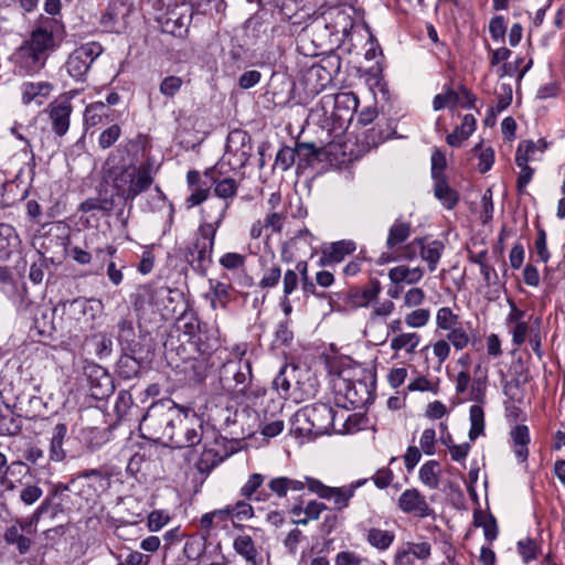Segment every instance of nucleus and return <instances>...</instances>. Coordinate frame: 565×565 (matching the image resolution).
Here are the masks:
<instances>
[{
    "label": "nucleus",
    "mask_w": 565,
    "mask_h": 565,
    "mask_svg": "<svg viewBox=\"0 0 565 565\" xmlns=\"http://www.w3.org/2000/svg\"><path fill=\"white\" fill-rule=\"evenodd\" d=\"M366 482L367 479H359L342 487H329L319 479L308 476L305 477L303 481L287 476H278L271 478L267 487L270 493L278 499H286L289 492H300L307 487L311 493L317 494L320 499L332 501L334 510L341 512L349 508L355 491Z\"/></svg>",
    "instance_id": "1"
},
{
    "label": "nucleus",
    "mask_w": 565,
    "mask_h": 565,
    "mask_svg": "<svg viewBox=\"0 0 565 565\" xmlns=\"http://www.w3.org/2000/svg\"><path fill=\"white\" fill-rule=\"evenodd\" d=\"M60 24L49 18L34 28L29 36L15 51V66L25 74H38L46 64L50 54L57 47Z\"/></svg>",
    "instance_id": "2"
},
{
    "label": "nucleus",
    "mask_w": 565,
    "mask_h": 565,
    "mask_svg": "<svg viewBox=\"0 0 565 565\" xmlns=\"http://www.w3.org/2000/svg\"><path fill=\"white\" fill-rule=\"evenodd\" d=\"M181 422V406L169 399L160 401L148 408L140 420L139 429L145 438L157 443H183L180 436H174L173 430V424Z\"/></svg>",
    "instance_id": "3"
},
{
    "label": "nucleus",
    "mask_w": 565,
    "mask_h": 565,
    "mask_svg": "<svg viewBox=\"0 0 565 565\" xmlns=\"http://www.w3.org/2000/svg\"><path fill=\"white\" fill-rule=\"evenodd\" d=\"M227 209V204L218 206L217 214L214 217L206 212V218H210L211 222L204 223L199 227L202 239H198L193 248L189 252L188 262L192 268L200 274H205L212 263L216 231L225 218Z\"/></svg>",
    "instance_id": "4"
},
{
    "label": "nucleus",
    "mask_w": 565,
    "mask_h": 565,
    "mask_svg": "<svg viewBox=\"0 0 565 565\" xmlns=\"http://www.w3.org/2000/svg\"><path fill=\"white\" fill-rule=\"evenodd\" d=\"M152 183V166L148 162L126 167L113 179L116 194L130 202L139 194L146 192Z\"/></svg>",
    "instance_id": "5"
},
{
    "label": "nucleus",
    "mask_w": 565,
    "mask_h": 565,
    "mask_svg": "<svg viewBox=\"0 0 565 565\" xmlns=\"http://www.w3.org/2000/svg\"><path fill=\"white\" fill-rule=\"evenodd\" d=\"M338 418L339 415L332 406L324 403H316L306 406L296 414L298 423L303 420L309 425L308 427H300V430H306L315 435L327 434L330 430L340 433L342 429L339 426H344L343 414L341 415V423L339 425L337 424Z\"/></svg>",
    "instance_id": "6"
},
{
    "label": "nucleus",
    "mask_w": 565,
    "mask_h": 565,
    "mask_svg": "<svg viewBox=\"0 0 565 565\" xmlns=\"http://www.w3.org/2000/svg\"><path fill=\"white\" fill-rule=\"evenodd\" d=\"M381 291V282L377 279H372L362 289L350 288L348 291L330 294L328 301L332 311L347 312L369 307L377 300Z\"/></svg>",
    "instance_id": "7"
},
{
    "label": "nucleus",
    "mask_w": 565,
    "mask_h": 565,
    "mask_svg": "<svg viewBox=\"0 0 565 565\" xmlns=\"http://www.w3.org/2000/svg\"><path fill=\"white\" fill-rule=\"evenodd\" d=\"M63 319L68 326V332L78 335L94 329L98 306L92 300L76 298L62 303Z\"/></svg>",
    "instance_id": "8"
},
{
    "label": "nucleus",
    "mask_w": 565,
    "mask_h": 565,
    "mask_svg": "<svg viewBox=\"0 0 565 565\" xmlns=\"http://www.w3.org/2000/svg\"><path fill=\"white\" fill-rule=\"evenodd\" d=\"M436 330L446 332L444 339L456 351H462L475 343V334L463 327L460 317L449 307H441L437 310Z\"/></svg>",
    "instance_id": "9"
},
{
    "label": "nucleus",
    "mask_w": 565,
    "mask_h": 565,
    "mask_svg": "<svg viewBox=\"0 0 565 565\" xmlns=\"http://www.w3.org/2000/svg\"><path fill=\"white\" fill-rule=\"evenodd\" d=\"M103 47L89 42L75 49L67 57L64 68L76 82H85L93 62L102 54Z\"/></svg>",
    "instance_id": "10"
},
{
    "label": "nucleus",
    "mask_w": 565,
    "mask_h": 565,
    "mask_svg": "<svg viewBox=\"0 0 565 565\" xmlns=\"http://www.w3.org/2000/svg\"><path fill=\"white\" fill-rule=\"evenodd\" d=\"M350 370H342L333 377V388L335 393L342 396L352 407L364 405L370 398L367 384L361 380H352Z\"/></svg>",
    "instance_id": "11"
},
{
    "label": "nucleus",
    "mask_w": 565,
    "mask_h": 565,
    "mask_svg": "<svg viewBox=\"0 0 565 565\" xmlns=\"http://www.w3.org/2000/svg\"><path fill=\"white\" fill-rule=\"evenodd\" d=\"M181 424H173L174 436H180L183 443H169L174 448L192 447L202 440L203 423L202 419L191 409L181 407Z\"/></svg>",
    "instance_id": "12"
},
{
    "label": "nucleus",
    "mask_w": 565,
    "mask_h": 565,
    "mask_svg": "<svg viewBox=\"0 0 565 565\" xmlns=\"http://www.w3.org/2000/svg\"><path fill=\"white\" fill-rule=\"evenodd\" d=\"M220 379L223 386L244 392L252 380L250 362L243 358L227 361L221 369Z\"/></svg>",
    "instance_id": "13"
},
{
    "label": "nucleus",
    "mask_w": 565,
    "mask_h": 565,
    "mask_svg": "<svg viewBox=\"0 0 565 565\" xmlns=\"http://www.w3.org/2000/svg\"><path fill=\"white\" fill-rule=\"evenodd\" d=\"M223 163H218L213 168L205 170L204 175L210 179L211 184L214 186V194L224 200V203H218L214 206V214L209 210H203V213L209 212L213 217L217 214L218 206L227 204L230 206V200H233L237 194L238 183L231 177H224L222 172Z\"/></svg>",
    "instance_id": "14"
},
{
    "label": "nucleus",
    "mask_w": 565,
    "mask_h": 565,
    "mask_svg": "<svg viewBox=\"0 0 565 565\" xmlns=\"http://www.w3.org/2000/svg\"><path fill=\"white\" fill-rule=\"evenodd\" d=\"M72 111L71 93L61 95L49 104L46 113L51 121V128L55 135L62 137L67 132Z\"/></svg>",
    "instance_id": "15"
},
{
    "label": "nucleus",
    "mask_w": 565,
    "mask_h": 565,
    "mask_svg": "<svg viewBox=\"0 0 565 565\" xmlns=\"http://www.w3.org/2000/svg\"><path fill=\"white\" fill-rule=\"evenodd\" d=\"M397 507L403 513L419 519L435 518L434 509L430 508L426 497L417 488L404 490L397 500Z\"/></svg>",
    "instance_id": "16"
},
{
    "label": "nucleus",
    "mask_w": 565,
    "mask_h": 565,
    "mask_svg": "<svg viewBox=\"0 0 565 565\" xmlns=\"http://www.w3.org/2000/svg\"><path fill=\"white\" fill-rule=\"evenodd\" d=\"M191 20L192 10L186 4H177L162 18V30L174 36H182L188 32Z\"/></svg>",
    "instance_id": "17"
},
{
    "label": "nucleus",
    "mask_w": 565,
    "mask_h": 565,
    "mask_svg": "<svg viewBox=\"0 0 565 565\" xmlns=\"http://www.w3.org/2000/svg\"><path fill=\"white\" fill-rule=\"evenodd\" d=\"M227 456L224 441L214 437L211 440L205 439L196 467L201 472H209L221 463Z\"/></svg>",
    "instance_id": "18"
},
{
    "label": "nucleus",
    "mask_w": 565,
    "mask_h": 565,
    "mask_svg": "<svg viewBox=\"0 0 565 565\" xmlns=\"http://www.w3.org/2000/svg\"><path fill=\"white\" fill-rule=\"evenodd\" d=\"M252 152L250 138L242 130H234L230 132L226 142V154L236 158L235 163L238 167H244Z\"/></svg>",
    "instance_id": "19"
},
{
    "label": "nucleus",
    "mask_w": 565,
    "mask_h": 565,
    "mask_svg": "<svg viewBox=\"0 0 565 565\" xmlns=\"http://www.w3.org/2000/svg\"><path fill=\"white\" fill-rule=\"evenodd\" d=\"M356 249L353 241L343 239L332 243L329 247L322 250L319 259L321 266H329L341 263L345 256L352 254Z\"/></svg>",
    "instance_id": "20"
},
{
    "label": "nucleus",
    "mask_w": 565,
    "mask_h": 565,
    "mask_svg": "<svg viewBox=\"0 0 565 565\" xmlns=\"http://www.w3.org/2000/svg\"><path fill=\"white\" fill-rule=\"evenodd\" d=\"M77 479H86L90 495L98 497L110 488V473L104 469H87L77 475Z\"/></svg>",
    "instance_id": "21"
},
{
    "label": "nucleus",
    "mask_w": 565,
    "mask_h": 565,
    "mask_svg": "<svg viewBox=\"0 0 565 565\" xmlns=\"http://www.w3.org/2000/svg\"><path fill=\"white\" fill-rule=\"evenodd\" d=\"M29 471L28 466L20 461H13L8 465L7 457L3 452L0 451V486L6 491H13L15 489V484L10 476H21Z\"/></svg>",
    "instance_id": "22"
},
{
    "label": "nucleus",
    "mask_w": 565,
    "mask_h": 565,
    "mask_svg": "<svg viewBox=\"0 0 565 565\" xmlns=\"http://www.w3.org/2000/svg\"><path fill=\"white\" fill-rule=\"evenodd\" d=\"M233 547L249 565H264L263 555L256 550L254 542L249 535H238Z\"/></svg>",
    "instance_id": "23"
},
{
    "label": "nucleus",
    "mask_w": 565,
    "mask_h": 565,
    "mask_svg": "<svg viewBox=\"0 0 565 565\" xmlns=\"http://www.w3.org/2000/svg\"><path fill=\"white\" fill-rule=\"evenodd\" d=\"M424 277V269L422 267H408L406 265H398L388 270V278L394 285H415Z\"/></svg>",
    "instance_id": "24"
},
{
    "label": "nucleus",
    "mask_w": 565,
    "mask_h": 565,
    "mask_svg": "<svg viewBox=\"0 0 565 565\" xmlns=\"http://www.w3.org/2000/svg\"><path fill=\"white\" fill-rule=\"evenodd\" d=\"M420 257L427 262L430 271H435L444 252V244L440 241L426 243L425 238H417Z\"/></svg>",
    "instance_id": "25"
},
{
    "label": "nucleus",
    "mask_w": 565,
    "mask_h": 565,
    "mask_svg": "<svg viewBox=\"0 0 565 565\" xmlns=\"http://www.w3.org/2000/svg\"><path fill=\"white\" fill-rule=\"evenodd\" d=\"M52 89L53 85L49 82L24 83L22 86V102L24 104L35 102L38 105H41L42 100L39 98L47 97Z\"/></svg>",
    "instance_id": "26"
},
{
    "label": "nucleus",
    "mask_w": 565,
    "mask_h": 565,
    "mask_svg": "<svg viewBox=\"0 0 565 565\" xmlns=\"http://www.w3.org/2000/svg\"><path fill=\"white\" fill-rule=\"evenodd\" d=\"M84 121L88 127L110 122V109L103 102L93 103L85 109Z\"/></svg>",
    "instance_id": "27"
},
{
    "label": "nucleus",
    "mask_w": 565,
    "mask_h": 565,
    "mask_svg": "<svg viewBox=\"0 0 565 565\" xmlns=\"http://www.w3.org/2000/svg\"><path fill=\"white\" fill-rule=\"evenodd\" d=\"M476 129V119L473 115H466L462 122L446 138L447 143L451 147H459Z\"/></svg>",
    "instance_id": "28"
},
{
    "label": "nucleus",
    "mask_w": 565,
    "mask_h": 565,
    "mask_svg": "<svg viewBox=\"0 0 565 565\" xmlns=\"http://www.w3.org/2000/svg\"><path fill=\"white\" fill-rule=\"evenodd\" d=\"M412 234V225L409 222L402 218L395 220L390 227L386 246L392 249L395 246L404 243Z\"/></svg>",
    "instance_id": "29"
},
{
    "label": "nucleus",
    "mask_w": 565,
    "mask_h": 565,
    "mask_svg": "<svg viewBox=\"0 0 565 565\" xmlns=\"http://www.w3.org/2000/svg\"><path fill=\"white\" fill-rule=\"evenodd\" d=\"M67 433L66 425L58 423L52 430V437L50 443V458L54 461H62L66 454L63 449V443Z\"/></svg>",
    "instance_id": "30"
},
{
    "label": "nucleus",
    "mask_w": 565,
    "mask_h": 565,
    "mask_svg": "<svg viewBox=\"0 0 565 565\" xmlns=\"http://www.w3.org/2000/svg\"><path fill=\"white\" fill-rule=\"evenodd\" d=\"M514 443V452L520 461H525L529 456L527 445L530 443L529 428L524 425L515 426L511 431Z\"/></svg>",
    "instance_id": "31"
},
{
    "label": "nucleus",
    "mask_w": 565,
    "mask_h": 565,
    "mask_svg": "<svg viewBox=\"0 0 565 565\" xmlns=\"http://www.w3.org/2000/svg\"><path fill=\"white\" fill-rule=\"evenodd\" d=\"M366 542L379 551L387 550L395 540L393 531L371 527L366 531Z\"/></svg>",
    "instance_id": "32"
},
{
    "label": "nucleus",
    "mask_w": 565,
    "mask_h": 565,
    "mask_svg": "<svg viewBox=\"0 0 565 565\" xmlns=\"http://www.w3.org/2000/svg\"><path fill=\"white\" fill-rule=\"evenodd\" d=\"M434 193L441 204L448 210L454 209L458 203L459 195L457 191L449 186L445 178L435 180Z\"/></svg>",
    "instance_id": "33"
},
{
    "label": "nucleus",
    "mask_w": 565,
    "mask_h": 565,
    "mask_svg": "<svg viewBox=\"0 0 565 565\" xmlns=\"http://www.w3.org/2000/svg\"><path fill=\"white\" fill-rule=\"evenodd\" d=\"M3 540L9 545H15L21 555L26 554L32 546V540L23 535L18 525L9 526L3 534Z\"/></svg>",
    "instance_id": "34"
},
{
    "label": "nucleus",
    "mask_w": 565,
    "mask_h": 565,
    "mask_svg": "<svg viewBox=\"0 0 565 565\" xmlns=\"http://www.w3.org/2000/svg\"><path fill=\"white\" fill-rule=\"evenodd\" d=\"M419 342L420 335L416 332L398 333L391 340V349L395 352L404 350L406 353L412 354L419 345Z\"/></svg>",
    "instance_id": "35"
},
{
    "label": "nucleus",
    "mask_w": 565,
    "mask_h": 565,
    "mask_svg": "<svg viewBox=\"0 0 565 565\" xmlns=\"http://www.w3.org/2000/svg\"><path fill=\"white\" fill-rule=\"evenodd\" d=\"M281 278V268L277 263L262 262V278L258 287L262 289L275 288Z\"/></svg>",
    "instance_id": "36"
},
{
    "label": "nucleus",
    "mask_w": 565,
    "mask_h": 565,
    "mask_svg": "<svg viewBox=\"0 0 565 565\" xmlns=\"http://www.w3.org/2000/svg\"><path fill=\"white\" fill-rule=\"evenodd\" d=\"M141 371V362L130 354H122L117 363L118 375L125 380L137 377Z\"/></svg>",
    "instance_id": "37"
},
{
    "label": "nucleus",
    "mask_w": 565,
    "mask_h": 565,
    "mask_svg": "<svg viewBox=\"0 0 565 565\" xmlns=\"http://www.w3.org/2000/svg\"><path fill=\"white\" fill-rule=\"evenodd\" d=\"M439 463L436 460H429L424 463L418 472L419 480L429 489H437L439 487Z\"/></svg>",
    "instance_id": "38"
},
{
    "label": "nucleus",
    "mask_w": 565,
    "mask_h": 565,
    "mask_svg": "<svg viewBox=\"0 0 565 565\" xmlns=\"http://www.w3.org/2000/svg\"><path fill=\"white\" fill-rule=\"evenodd\" d=\"M295 150L299 160L306 163H311L313 160H321L320 157L324 154V148L318 147L313 142L298 141Z\"/></svg>",
    "instance_id": "39"
},
{
    "label": "nucleus",
    "mask_w": 565,
    "mask_h": 565,
    "mask_svg": "<svg viewBox=\"0 0 565 565\" xmlns=\"http://www.w3.org/2000/svg\"><path fill=\"white\" fill-rule=\"evenodd\" d=\"M547 147V143L544 140H539V142H534L532 140H524L519 143L515 152V158L526 159V162L535 159V152H543Z\"/></svg>",
    "instance_id": "40"
},
{
    "label": "nucleus",
    "mask_w": 565,
    "mask_h": 565,
    "mask_svg": "<svg viewBox=\"0 0 565 565\" xmlns=\"http://www.w3.org/2000/svg\"><path fill=\"white\" fill-rule=\"evenodd\" d=\"M328 508L323 502H319L317 500H310L305 507L303 512L305 516L301 520H291L292 524L296 525H307L310 521L319 520L322 512Z\"/></svg>",
    "instance_id": "41"
},
{
    "label": "nucleus",
    "mask_w": 565,
    "mask_h": 565,
    "mask_svg": "<svg viewBox=\"0 0 565 565\" xmlns=\"http://www.w3.org/2000/svg\"><path fill=\"white\" fill-rule=\"evenodd\" d=\"M333 103L337 110L345 109L347 111H355L359 106V98L352 92L339 93L334 96H328Z\"/></svg>",
    "instance_id": "42"
},
{
    "label": "nucleus",
    "mask_w": 565,
    "mask_h": 565,
    "mask_svg": "<svg viewBox=\"0 0 565 565\" xmlns=\"http://www.w3.org/2000/svg\"><path fill=\"white\" fill-rule=\"evenodd\" d=\"M471 427L469 438L475 440L484 429V413L480 405H472L469 412Z\"/></svg>",
    "instance_id": "43"
},
{
    "label": "nucleus",
    "mask_w": 565,
    "mask_h": 565,
    "mask_svg": "<svg viewBox=\"0 0 565 565\" xmlns=\"http://www.w3.org/2000/svg\"><path fill=\"white\" fill-rule=\"evenodd\" d=\"M296 372V367H288L287 365L281 367L277 376L273 381V387L284 397L289 396L290 390V374Z\"/></svg>",
    "instance_id": "44"
},
{
    "label": "nucleus",
    "mask_w": 565,
    "mask_h": 565,
    "mask_svg": "<svg viewBox=\"0 0 565 565\" xmlns=\"http://www.w3.org/2000/svg\"><path fill=\"white\" fill-rule=\"evenodd\" d=\"M114 209V200L108 198H90L79 205V211L88 213L93 211L110 212Z\"/></svg>",
    "instance_id": "45"
},
{
    "label": "nucleus",
    "mask_w": 565,
    "mask_h": 565,
    "mask_svg": "<svg viewBox=\"0 0 565 565\" xmlns=\"http://www.w3.org/2000/svg\"><path fill=\"white\" fill-rule=\"evenodd\" d=\"M515 163L520 168V173L516 179V188L520 194L525 193L526 185L531 182L534 169L529 166L526 159L515 158Z\"/></svg>",
    "instance_id": "46"
},
{
    "label": "nucleus",
    "mask_w": 565,
    "mask_h": 565,
    "mask_svg": "<svg viewBox=\"0 0 565 565\" xmlns=\"http://www.w3.org/2000/svg\"><path fill=\"white\" fill-rule=\"evenodd\" d=\"M460 102V94L452 90L451 88H447V90L443 94H437L433 100L434 110H440L445 107H455Z\"/></svg>",
    "instance_id": "47"
},
{
    "label": "nucleus",
    "mask_w": 565,
    "mask_h": 565,
    "mask_svg": "<svg viewBox=\"0 0 565 565\" xmlns=\"http://www.w3.org/2000/svg\"><path fill=\"white\" fill-rule=\"evenodd\" d=\"M497 105L491 108V113H501L508 108L512 102V88L510 84L502 83L495 90Z\"/></svg>",
    "instance_id": "48"
},
{
    "label": "nucleus",
    "mask_w": 565,
    "mask_h": 565,
    "mask_svg": "<svg viewBox=\"0 0 565 565\" xmlns=\"http://www.w3.org/2000/svg\"><path fill=\"white\" fill-rule=\"evenodd\" d=\"M430 319V311L426 308H417L405 316V323L411 328H423Z\"/></svg>",
    "instance_id": "49"
},
{
    "label": "nucleus",
    "mask_w": 565,
    "mask_h": 565,
    "mask_svg": "<svg viewBox=\"0 0 565 565\" xmlns=\"http://www.w3.org/2000/svg\"><path fill=\"white\" fill-rule=\"evenodd\" d=\"M211 296L216 298L221 308H226L230 298L231 286L218 280H209Z\"/></svg>",
    "instance_id": "50"
},
{
    "label": "nucleus",
    "mask_w": 565,
    "mask_h": 565,
    "mask_svg": "<svg viewBox=\"0 0 565 565\" xmlns=\"http://www.w3.org/2000/svg\"><path fill=\"white\" fill-rule=\"evenodd\" d=\"M132 306L135 310H143L146 303H150L153 299V289L150 286L143 285L137 288L136 292L131 295Z\"/></svg>",
    "instance_id": "51"
},
{
    "label": "nucleus",
    "mask_w": 565,
    "mask_h": 565,
    "mask_svg": "<svg viewBox=\"0 0 565 565\" xmlns=\"http://www.w3.org/2000/svg\"><path fill=\"white\" fill-rule=\"evenodd\" d=\"M265 481V476L262 473H252L248 480L244 483V486L239 490V494L245 499H253V495L256 491L263 486Z\"/></svg>",
    "instance_id": "52"
},
{
    "label": "nucleus",
    "mask_w": 565,
    "mask_h": 565,
    "mask_svg": "<svg viewBox=\"0 0 565 565\" xmlns=\"http://www.w3.org/2000/svg\"><path fill=\"white\" fill-rule=\"evenodd\" d=\"M205 548V542L203 539L191 537L189 539L183 547V554L190 561L198 559Z\"/></svg>",
    "instance_id": "53"
},
{
    "label": "nucleus",
    "mask_w": 565,
    "mask_h": 565,
    "mask_svg": "<svg viewBox=\"0 0 565 565\" xmlns=\"http://www.w3.org/2000/svg\"><path fill=\"white\" fill-rule=\"evenodd\" d=\"M183 85V81L179 76H167L160 83L159 90L162 95L167 97H174L177 93L181 89Z\"/></svg>",
    "instance_id": "54"
},
{
    "label": "nucleus",
    "mask_w": 565,
    "mask_h": 565,
    "mask_svg": "<svg viewBox=\"0 0 565 565\" xmlns=\"http://www.w3.org/2000/svg\"><path fill=\"white\" fill-rule=\"evenodd\" d=\"M296 157L297 153L295 148L284 147L276 156L275 166L282 171H286L294 164Z\"/></svg>",
    "instance_id": "55"
},
{
    "label": "nucleus",
    "mask_w": 565,
    "mask_h": 565,
    "mask_svg": "<svg viewBox=\"0 0 565 565\" xmlns=\"http://www.w3.org/2000/svg\"><path fill=\"white\" fill-rule=\"evenodd\" d=\"M121 129L118 125H111L105 129L98 138V145L102 149L110 148L120 137Z\"/></svg>",
    "instance_id": "56"
},
{
    "label": "nucleus",
    "mask_w": 565,
    "mask_h": 565,
    "mask_svg": "<svg viewBox=\"0 0 565 565\" xmlns=\"http://www.w3.org/2000/svg\"><path fill=\"white\" fill-rule=\"evenodd\" d=\"M233 519H237L239 521H246L254 516V509L250 503L246 500H238L236 503L231 504Z\"/></svg>",
    "instance_id": "57"
},
{
    "label": "nucleus",
    "mask_w": 565,
    "mask_h": 565,
    "mask_svg": "<svg viewBox=\"0 0 565 565\" xmlns=\"http://www.w3.org/2000/svg\"><path fill=\"white\" fill-rule=\"evenodd\" d=\"M68 490H70V484L58 483L55 486L54 495L58 498V502L56 504H54V507H53L54 514H56L57 512H64V511L71 509L67 505L68 494L65 493Z\"/></svg>",
    "instance_id": "58"
},
{
    "label": "nucleus",
    "mask_w": 565,
    "mask_h": 565,
    "mask_svg": "<svg viewBox=\"0 0 565 565\" xmlns=\"http://www.w3.org/2000/svg\"><path fill=\"white\" fill-rule=\"evenodd\" d=\"M425 300V291L422 288L413 287L408 289L403 298V305L407 308H416Z\"/></svg>",
    "instance_id": "59"
},
{
    "label": "nucleus",
    "mask_w": 565,
    "mask_h": 565,
    "mask_svg": "<svg viewBox=\"0 0 565 565\" xmlns=\"http://www.w3.org/2000/svg\"><path fill=\"white\" fill-rule=\"evenodd\" d=\"M301 280L294 269H287L282 276V295L290 296L299 286Z\"/></svg>",
    "instance_id": "60"
},
{
    "label": "nucleus",
    "mask_w": 565,
    "mask_h": 565,
    "mask_svg": "<svg viewBox=\"0 0 565 565\" xmlns=\"http://www.w3.org/2000/svg\"><path fill=\"white\" fill-rule=\"evenodd\" d=\"M435 443H436L435 429H433V428L425 429L419 439V445H420L422 450L426 455H429V456L434 455L436 451Z\"/></svg>",
    "instance_id": "61"
},
{
    "label": "nucleus",
    "mask_w": 565,
    "mask_h": 565,
    "mask_svg": "<svg viewBox=\"0 0 565 565\" xmlns=\"http://www.w3.org/2000/svg\"><path fill=\"white\" fill-rule=\"evenodd\" d=\"M43 494L42 489L36 484H28L20 492V500L26 504L31 505L36 502Z\"/></svg>",
    "instance_id": "62"
},
{
    "label": "nucleus",
    "mask_w": 565,
    "mask_h": 565,
    "mask_svg": "<svg viewBox=\"0 0 565 565\" xmlns=\"http://www.w3.org/2000/svg\"><path fill=\"white\" fill-rule=\"evenodd\" d=\"M363 558L353 551H341L334 557V565H361Z\"/></svg>",
    "instance_id": "63"
},
{
    "label": "nucleus",
    "mask_w": 565,
    "mask_h": 565,
    "mask_svg": "<svg viewBox=\"0 0 565 565\" xmlns=\"http://www.w3.org/2000/svg\"><path fill=\"white\" fill-rule=\"evenodd\" d=\"M393 564L394 565H414V557H413V554H412L411 548L408 547L407 543L404 546H401L395 551V554L393 557Z\"/></svg>",
    "instance_id": "64"
}]
</instances>
